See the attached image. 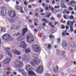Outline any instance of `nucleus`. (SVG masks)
Instances as JSON below:
<instances>
[{
	"label": "nucleus",
	"mask_w": 76,
	"mask_h": 76,
	"mask_svg": "<svg viewBox=\"0 0 76 76\" xmlns=\"http://www.w3.org/2000/svg\"><path fill=\"white\" fill-rule=\"evenodd\" d=\"M57 18H60V17H61V15H60L58 14L57 15Z\"/></svg>",
	"instance_id": "c03bdc74"
},
{
	"label": "nucleus",
	"mask_w": 76,
	"mask_h": 76,
	"mask_svg": "<svg viewBox=\"0 0 76 76\" xmlns=\"http://www.w3.org/2000/svg\"><path fill=\"white\" fill-rule=\"evenodd\" d=\"M35 16H38V12H36L35 13Z\"/></svg>",
	"instance_id": "13d9d810"
},
{
	"label": "nucleus",
	"mask_w": 76,
	"mask_h": 76,
	"mask_svg": "<svg viewBox=\"0 0 76 76\" xmlns=\"http://www.w3.org/2000/svg\"><path fill=\"white\" fill-rule=\"evenodd\" d=\"M8 14L10 16L12 17L13 18H15L16 16V12L15 11L12 10L9 11Z\"/></svg>",
	"instance_id": "39448f33"
},
{
	"label": "nucleus",
	"mask_w": 76,
	"mask_h": 76,
	"mask_svg": "<svg viewBox=\"0 0 76 76\" xmlns=\"http://www.w3.org/2000/svg\"><path fill=\"white\" fill-rule=\"evenodd\" d=\"M69 9L70 10H73V8H72V7H69Z\"/></svg>",
	"instance_id": "680f3d73"
},
{
	"label": "nucleus",
	"mask_w": 76,
	"mask_h": 76,
	"mask_svg": "<svg viewBox=\"0 0 76 76\" xmlns=\"http://www.w3.org/2000/svg\"><path fill=\"white\" fill-rule=\"evenodd\" d=\"M33 48L36 52H38L40 50V48L38 47V46L36 45H33Z\"/></svg>",
	"instance_id": "423d86ee"
},
{
	"label": "nucleus",
	"mask_w": 76,
	"mask_h": 76,
	"mask_svg": "<svg viewBox=\"0 0 76 76\" xmlns=\"http://www.w3.org/2000/svg\"><path fill=\"white\" fill-rule=\"evenodd\" d=\"M28 75L29 76H33V75H34V76H36L35 74V73H34V72L32 71H29L28 72Z\"/></svg>",
	"instance_id": "4468645a"
},
{
	"label": "nucleus",
	"mask_w": 76,
	"mask_h": 76,
	"mask_svg": "<svg viewBox=\"0 0 76 76\" xmlns=\"http://www.w3.org/2000/svg\"><path fill=\"white\" fill-rule=\"evenodd\" d=\"M65 53H66V52L65 51H63L62 52V55L63 56V57H66V55H63V54H65Z\"/></svg>",
	"instance_id": "2f4dec72"
},
{
	"label": "nucleus",
	"mask_w": 76,
	"mask_h": 76,
	"mask_svg": "<svg viewBox=\"0 0 76 76\" xmlns=\"http://www.w3.org/2000/svg\"><path fill=\"white\" fill-rule=\"evenodd\" d=\"M25 52L26 53H29L31 52V50H30V49H27L26 50Z\"/></svg>",
	"instance_id": "b1692460"
},
{
	"label": "nucleus",
	"mask_w": 76,
	"mask_h": 76,
	"mask_svg": "<svg viewBox=\"0 0 76 76\" xmlns=\"http://www.w3.org/2000/svg\"><path fill=\"white\" fill-rule=\"evenodd\" d=\"M33 56L34 58H35V57H37V55L36 54H34L33 55Z\"/></svg>",
	"instance_id": "09e8293b"
},
{
	"label": "nucleus",
	"mask_w": 76,
	"mask_h": 76,
	"mask_svg": "<svg viewBox=\"0 0 76 76\" xmlns=\"http://www.w3.org/2000/svg\"><path fill=\"white\" fill-rule=\"evenodd\" d=\"M11 61V59L10 58L8 59V58H6L3 61V63L4 64H7L10 63V61Z\"/></svg>",
	"instance_id": "9b49d317"
},
{
	"label": "nucleus",
	"mask_w": 76,
	"mask_h": 76,
	"mask_svg": "<svg viewBox=\"0 0 76 76\" xmlns=\"http://www.w3.org/2000/svg\"><path fill=\"white\" fill-rule=\"evenodd\" d=\"M46 76H50L51 75L50 74L46 73L45 74Z\"/></svg>",
	"instance_id": "de8ad7c7"
},
{
	"label": "nucleus",
	"mask_w": 76,
	"mask_h": 76,
	"mask_svg": "<svg viewBox=\"0 0 76 76\" xmlns=\"http://www.w3.org/2000/svg\"><path fill=\"white\" fill-rule=\"evenodd\" d=\"M27 41L29 43H32L34 41V37L31 33H28L26 37Z\"/></svg>",
	"instance_id": "f257e3e1"
},
{
	"label": "nucleus",
	"mask_w": 76,
	"mask_h": 76,
	"mask_svg": "<svg viewBox=\"0 0 76 76\" xmlns=\"http://www.w3.org/2000/svg\"><path fill=\"white\" fill-rule=\"evenodd\" d=\"M6 53H7V55L9 56L10 57H12V53H11L9 51L7 50Z\"/></svg>",
	"instance_id": "a211bd4d"
},
{
	"label": "nucleus",
	"mask_w": 76,
	"mask_h": 76,
	"mask_svg": "<svg viewBox=\"0 0 76 76\" xmlns=\"http://www.w3.org/2000/svg\"><path fill=\"white\" fill-rule=\"evenodd\" d=\"M11 70V68H9V67H8L7 68V70Z\"/></svg>",
	"instance_id": "0e129e2a"
},
{
	"label": "nucleus",
	"mask_w": 76,
	"mask_h": 76,
	"mask_svg": "<svg viewBox=\"0 0 76 76\" xmlns=\"http://www.w3.org/2000/svg\"><path fill=\"white\" fill-rule=\"evenodd\" d=\"M62 47H65L67 46V43L65 40H63L62 43Z\"/></svg>",
	"instance_id": "dca6fc26"
},
{
	"label": "nucleus",
	"mask_w": 76,
	"mask_h": 76,
	"mask_svg": "<svg viewBox=\"0 0 76 76\" xmlns=\"http://www.w3.org/2000/svg\"><path fill=\"white\" fill-rule=\"evenodd\" d=\"M23 39L22 37H19L17 38L16 39L18 41H22Z\"/></svg>",
	"instance_id": "412c9836"
},
{
	"label": "nucleus",
	"mask_w": 76,
	"mask_h": 76,
	"mask_svg": "<svg viewBox=\"0 0 76 76\" xmlns=\"http://www.w3.org/2000/svg\"><path fill=\"white\" fill-rule=\"evenodd\" d=\"M29 1L30 3H32V2H33V1H34V0H29Z\"/></svg>",
	"instance_id": "774afa93"
},
{
	"label": "nucleus",
	"mask_w": 76,
	"mask_h": 76,
	"mask_svg": "<svg viewBox=\"0 0 76 76\" xmlns=\"http://www.w3.org/2000/svg\"><path fill=\"white\" fill-rule=\"evenodd\" d=\"M74 27L72 26H70V30L71 32H73L74 30H73Z\"/></svg>",
	"instance_id": "bb28decb"
},
{
	"label": "nucleus",
	"mask_w": 76,
	"mask_h": 76,
	"mask_svg": "<svg viewBox=\"0 0 76 76\" xmlns=\"http://www.w3.org/2000/svg\"><path fill=\"white\" fill-rule=\"evenodd\" d=\"M49 37L50 38H54L55 37L54 36H53V35H52L51 34L50 35Z\"/></svg>",
	"instance_id": "72a5a7b5"
},
{
	"label": "nucleus",
	"mask_w": 76,
	"mask_h": 76,
	"mask_svg": "<svg viewBox=\"0 0 76 76\" xmlns=\"http://www.w3.org/2000/svg\"><path fill=\"white\" fill-rule=\"evenodd\" d=\"M40 15L41 16V15L42 16H44V15H45V13H42V14H40Z\"/></svg>",
	"instance_id": "052dcab7"
},
{
	"label": "nucleus",
	"mask_w": 76,
	"mask_h": 76,
	"mask_svg": "<svg viewBox=\"0 0 76 76\" xmlns=\"http://www.w3.org/2000/svg\"><path fill=\"white\" fill-rule=\"evenodd\" d=\"M41 61V59H36L35 60L32 61L31 62V64L33 66H35L36 64H38L40 63Z\"/></svg>",
	"instance_id": "f03ea898"
},
{
	"label": "nucleus",
	"mask_w": 76,
	"mask_h": 76,
	"mask_svg": "<svg viewBox=\"0 0 76 76\" xmlns=\"http://www.w3.org/2000/svg\"><path fill=\"white\" fill-rule=\"evenodd\" d=\"M0 10H1V13L2 16H5L6 14V10L4 6H2L0 8Z\"/></svg>",
	"instance_id": "7ed1b4c3"
},
{
	"label": "nucleus",
	"mask_w": 76,
	"mask_h": 76,
	"mask_svg": "<svg viewBox=\"0 0 76 76\" xmlns=\"http://www.w3.org/2000/svg\"><path fill=\"white\" fill-rule=\"evenodd\" d=\"M26 31H27V28H24L22 31L21 35H24L26 32Z\"/></svg>",
	"instance_id": "2eb2a0df"
},
{
	"label": "nucleus",
	"mask_w": 76,
	"mask_h": 76,
	"mask_svg": "<svg viewBox=\"0 0 76 76\" xmlns=\"http://www.w3.org/2000/svg\"><path fill=\"white\" fill-rule=\"evenodd\" d=\"M48 37V36L45 35L43 37V38H44V39H46Z\"/></svg>",
	"instance_id": "5fc2aeb1"
},
{
	"label": "nucleus",
	"mask_w": 76,
	"mask_h": 76,
	"mask_svg": "<svg viewBox=\"0 0 76 76\" xmlns=\"http://www.w3.org/2000/svg\"><path fill=\"white\" fill-rule=\"evenodd\" d=\"M15 9L17 10H19V7L18 6H16L15 7Z\"/></svg>",
	"instance_id": "c756f323"
},
{
	"label": "nucleus",
	"mask_w": 76,
	"mask_h": 76,
	"mask_svg": "<svg viewBox=\"0 0 76 76\" xmlns=\"http://www.w3.org/2000/svg\"><path fill=\"white\" fill-rule=\"evenodd\" d=\"M50 47H51V44H49L48 46V48H50Z\"/></svg>",
	"instance_id": "37998d69"
},
{
	"label": "nucleus",
	"mask_w": 76,
	"mask_h": 76,
	"mask_svg": "<svg viewBox=\"0 0 76 76\" xmlns=\"http://www.w3.org/2000/svg\"><path fill=\"white\" fill-rule=\"evenodd\" d=\"M34 25L35 26H37V25H38V24L37 23H35V22H34Z\"/></svg>",
	"instance_id": "69168bd1"
},
{
	"label": "nucleus",
	"mask_w": 76,
	"mask_h": 76,
	"mask_svg": "<svg viewBox=\"0 0 76 76\" xmlns=\"http://www.w3.org/2000/svg\"><path fill=\"white\" fill-rule=\"evenodd\" d=\"M61 40L60 38H58L57 40V43H59V42H60Z\"/></svg>",
	"instance_id": "58836bf2"
},
{
	"label": "nucleus",
	"mask_w": 76,
	"mask_h": 76,
	"mask_svg": "<svg viewBox=\"0 0 76 76\" xmlns=\"http://www.w3.org/2000/svg\"><path fill=\"white\" fill-rule=\"evenodd\" d=\"M6 28L4 27L2 29H1V32H6Z\"/></svg>",
	"instance_id": "393cba45"
},
{
	"label": "nucleus",
	"mask_w": 76,
	"mask_h": 76,
	"mask_svg": "<svg viewBox=\"0 0 76 76\" xmlns=\"http://www.w3.org/2000/svg\"><path fill=\"white\" fill-rule=\"evenodd\" d=\"M66 34L67 35V30H66L64 32H63L62 33V36L64 37H66Z\"/></svg>",
	"instance_id": "4be33fe9"
},
{
	"label": "nucleus",
	"mask_w": 76,
	"mask_h": 76,
	"mask_svg": "<svg viewBox=\"0 0 76 76\" xmlns=\"http://www.w3.org/2000/svg\"><path fill=\"white\" fill-rule=\"evenodd\" d=\"M19 47L20 48H25L26 47V43L24 42H21L20 45H19Z\"/></svg>",
	"instance_id": "0eeeda50"
},
{
	"label": "nucleus",
	"mask_w": 76,
	"mask_h": 76,
	"mask_svg": "<svg viewBox=\"0 0 76 76\" xmlns=\"http://www.w3.org/2000/svg\"><path fill=\"white\" fill-rule=\"evenodd\" d=\"M58 22H55L54 25H56L57 24H58Z\"/></svg>",
	"instance_id": "338daca9"
},
{
	"label": "nucleus",
	"mask_w": 76,
	"mask_h": 76,
	"mask_svg": "<svg viewBox=\"0 0 76 76\" xmlns=\"http://www.w3.org/2000/svg\"><path fill=\"white\" fill-rule=\"evenodd\" d=\"M71 44V46L72 47V48H75L76 46V45H75V43L74 42H72Z\"/></svg>",
	"instance_id": "5701e85b"
},
{
	"label": "nucleus",
	"mask_w": 76,
	"mask_h": 76,
	"mask_svg": "<svg viewBox=\"0 0 76 76\" xmlns=\"http://www.w3.org/2000/svg\"><path fill=\"white\" fill-rule=\"evenodd\" d=\"M37 72L39 73H41L43 71V68L42 66H39L38 69L37 70Z\"/></svg>",
	"instance_id": "1a4fd4ad"
},
{
	"label": "nucleus",
	"mask_w": 76,
	"mask_h": 76,
	"mask_svg": "<svg viewBox=\"0 0 76 76\" xmlns=\"http://www.w3.org/2000/svg\"><path fill=\"white\" fill-rule=\"evenodd\" d=\"M19 28V26H14V29L15 30H18Z\"/></svg>",
	"instance_id": "a878e982"
},
{
	"label": "nucleus",
	"mask_w": 76,
	"mask_h": 76,
	"mask_svg": "<svg viewBox=\"0 0 76 76\" xmlns=\"http://www.w3.org/2000/svg\"><path fill=\"white\" fill-rule=\"evenodd\" d=\"M8 20L11 23H12L15 22V19H13L12 18H10L8 19Z\"/></svg>",
	"instance_id": "f3484780"
},
{
	"label": "nucleus",
	"mask_w": 76,
	"mask_h": 76,
	"mask_svg": "<svg viewBox=\"0 0 76 76\" xmlns=\"http://www.w3.org/2000/svg\"><path fill=\"white\" fill-rule=\"evenodd\" d=\"M14 66L16 67H21L23 66V62L17 61L15 64Z\"/></svg>",
	"instance_id": "20e7f679"
},
{
	"label": "nucleus",
	"mask_w": 76,
	"mask_h": 76,
	"mask_svg": "<svg viewBox=\"0 0 76 76\" xmlns=\"http://www.w3.org/2000/svg\"><path fill=\"white\" fill-rule=\"evenodd\" d=\"M46 3H50L49 0H46Z\"/></svg>",
	"instance_id": "4d7b16f0"
},
{
	"label": "nucleus",
	"mask_w": 76,
	"mask_h": 76,
	"mask_svg": "<svg viewBox=\"0 0 76 76\" xmlns=\"http://www.w3.org/2000/svg\"><path fill=\"white\" fill-rule=\"evenodd\" d=\"M72 3H74V4H76V2L75 1H72L71 2H70L69 4L71 5L72 4Z\"/></svg>",
	"instance_id": "7c9ffc66"
},
{
	"label": "nucleus",
	"mask_w": 76,
	"mask_h": 76,
	"mask_svg": "<svg viewBox=\"0 0 76 76\" xmlns=\"http://www.w3.org/2000/svg\"><path fill=\"white\" fill-rule=\"evenodd\" d=\"M23 57L25 58V57H26V54H24L23 55Z\"/></svg>",
	"instance_id": "bf43d9fd"
},
{
	"label": "nucleus",
	"mask_w": 76,
	"mask_h": 76,
	"mask_svg": "<svg viewBox=\"0 0 76 76\" xmlns=\"http://www.w3.org/2000/svg\"><path fill=\"white\" fill-rule=\"evenodd\" d=\"M26 70L28 72L29 71H31L32 70V67L29 65H26Z\"/></svg>",
	"instance_id": "6e6552de"
},
{
	"label": "nucleus",
	"mask_w": 76,
	"mask_h": 76,
	"mask_svg": "<svg viewBox=\"0 0 76 76\" xmlns=\"http://www.w3.org/2000/svg\"><path fill=\"white\" fill-rule=\"evenodd\" d=\"M60 27L62 29H64V28H65V26L62 24L61 25Z\"/></svg>",
	"instance_id": "cd10ccee"
},
{
	"label": "nucleus",
	"mask_w": 76,
	"mask_h": 76,
	"mask_svg": "<svg viewBox=\"0 0 76 76\" xmlns=\"http://www.w3.org/2000/svg\"><path fill=\"white\" fill-rule=\"evenodd\" d=\"M12 52L14 54H16L17 55H20V52L17 50H12Z\"/></svg>",
	"instance_id": "f8f14e48"
},
{
	"label": "nucleus",
	"mask_w": 76,
	"mask_h": 76,
	"mask_svg": "<svg viewBox=\"0 0 76 76\" xmlns=\"http://www.w3.org/2000/svg\"><path fill=\"white\" fill-rule=\"evenodd\" d=\"M28 7L29 9H31L32 8V6H31V5H28Z\"/></svg>",
	"instance_id": "864d4df0"
},
{
	"label": "nucleus",
	"mask_w": 76,
	"mask_h": 76,
	"mask_svg": "<svg viewBox=\"0 0 76 76\" xmlns=\"http://www.w3.org/2000/svg\"><path fill=\"white\" fill-rule=\"evenodd\" d=\"M54 19H54V17H52V18H50V20H54Z\"/></svg>",
	"instance_id": "8fccbe9b"
},
{
	"label": "nucleus",
	"mask_w": 76,
	"mask_h": 76,
	"mask_svg": "<svg viewBox=\"0 0 76 76\" xmlns=\"http://www.w3.org/2000/svg\"><path fill=\"white\" fill-rule=\"evenodd\" d=\"M71 23V21H68L67 22V25H70V24Z\"/></svg>",
	"instance_id": "ea45409f"
},
{
	"label": "nucleus",
	"mask_w": 76,
	"mask_h": 76,
	"mask_svg": "<svg viewBox=\"0 0 76 76\" xmlns=\"http://www.w3.org/2000/svg\"><path fill=\"white\" fill-rule=\"evenodd\" d=\"M22 74L23 76H26V72H23L22 73Z\"/></svg>",
	"instance_id": "c9c22d12"
},
{
	"label": "nucleus",
	"mask_w": 76,
	"mask_h": 76,
	"mask_svg": "<svg viewBox=\"0 0 76 76\" xmlns=\"http://www.w3.org/2000/svg\"><path fill=\"white\" fill-rule=\"evenodd\" d=\"M16 36H18V35H20V34L19 33V32H18L17 34H16Z\"/></svg>",
	"instance_id": "6e6d98bb"
},
{
	"label": "nucleus",
	"mask_w": 76,
	"mask_h": 76,
	"mask_svg": "<svg viewBox=\"0 0 76 76\" xmlns=\"http://www.w3.org/2000/svg\"><path fill=\"white\" fill-rule=\"evenodd\" d=\"M52 3L53 4H55V1L54 0H52Z\"/></svg>",
	"instance_id": "3c124183"
},
{
	"label": "nucleus",
	"mask_w": 76,
	"mask_h": 76,
	"mask_svg": "<svg viewBox=\"0 0 76 76\" xmlns=\"http://www.w3.org/2000/svg\"><path fill=\"white\" fill-rule=\"evenodd\" d=\"M7 34H5L2 37V38L3 39V40H5V41H7Z\"/></svg>",
	"instance_id": "aec40b11"
},
{
	"label": "nucleus",
	"mask_w": 76,
	"mask_h": 76,
	"mask_svg": "<svg viewBox=\"0 0 76 76\" xmlns=\"http://www.w3.org/2000/svg\"><path fill=\"white\" fill-rule=\"evenodd\" d=\"M42 5L44 7H45V4L44 3H43L42 4Z\"/></svg>",
	"instance_id": "603ef678"
},
{
	"label": "nucleus",
	"mask_w": 76,
	"mask_h": 76,
	"mask_svg": "<svg viewBox=\"0 0 76 76\" xmlns=\"http://www.w3.org/2000/svg\"><path fill=\"white\" fill-rule=\"evenodd\" d=\"M69 19H70V20H72V19H75L74 17H73V16L72 15L70 16Z\"/></svg>",
	"instance_id": "473e14b6"
},
{
	"label": "nucleus",
	"mask_w": 76,
	"mask_h": 76,
	"mask_svg": "<svg viewBox=\"0 0 76 76\" xmlns=\"http://www.w3.org/2000/svg\"><path fill=\"white\" fill-rule=\"evenodd\" d=\"M59 6H55L54 7V8L55 9H59Z\"/></svg>",
	"instance_id": "a18cd8bd"
},
{
	"label": "nucleus",
	"mask_w": 76,
	"mask_h": 76,
	"mask_svg": "<svg viewBox=\"0 0 76 76\" xmlns=\"http://www.w3.org/2000/svg\"><path fill=\"white\" fill-rule=\"evenodd\" d=\"M63 13L65 14V13H67V10H64L63 12Z\"/></svg>",
	"instance_id": "e433bc0d"
},
{
	"label": "nucleus",
	"mask_w": 76,
	"mask_h": 76,
	"mask_svg": "<svg viewBox=\"0 0 76 76\" xmlns=\"http://www.w3.org/2000/svg\"><path fill=\"white\" fill-rule=\"evenodd\" d=\"M46 13L48 15L46 16L47 18H50V16L51 15V12H46Z\"/></svg>",
	"instance_id": "6ab92c4d"
},
{
	"label": "nucleus",
	"mask_w": 76,
	"mask_h": 76,
	"mask_svg": "<svg viewBox=\"0 0 76 76\" xmlns=\"http://www.w3.org/2000/svg\"><path fill=\"white\" fill-rule=\"evenodd\" d=\"M7 75H9V73H11V72L8 71L6 72Z\"/></svg>",
	"instance_id": "49530a36"
},
{
	"label": "nucleus",
	"mask_w": 76,
	"mask_h": 76,
	"mask_svg": "<svg viewBox=\"0 0 76 76\" xmlns=\"http://www.w3.org/2000/svg\"><path fill=\"white\" fill-rule=\"evenodd\" d=\"M23 60L24 61H28V59H27L26 58H23Z\"/></svg>",
	"instance_id": "a19ab883"
},
{
	"label": "nucleus",
	"mask_w": 76,
	"mask_h": 76,
	"mask_svg": "<svg viewBox=\"0 0 76 76\" xmlns=\"http://www.w3.org/2000/svg\"><path fill=\"white\" fill-rule=\"evenodd\" d=\"M64 2H65V1H61V7H63V8L65 9V8L67 7V6H66V5L64 4Z\"/></svg>",
	"instance_id": "ddd939ff"
},
{
	"label": "nucleus",
	"mask_w": 76,
	"mask_h": 76,
	"mask_svg": "<svg viewBox=\"0 0 76 76\" xmlns=\"http://www.w3.org/2000/svg\"><path fill=\"white\" fill-rule=\"evenodd\" d=\"M60 22L61 23H65L66 21H63V20H61Z\"/></svg>",
	"instance_id": "79ce46f5"
},
{
	"label": "nucleus",
	"mask_w": 76,
	"mask_h": 76,
	"mask_svg": "<svg viewBox=\"0 0 76 76\" xmlns=\"http://www.w3.org/2000/svg\"><path fill=\"white\" fill-rule=\"evenodd\" d=\"M58 66H56V69H54L53 71L54 72L56 73V72H57L56 70H58Z\"/></svg>",
	"instance_id": "c85d7f7f"
},
{
	"label": "nucleus",
	"mask_w": 76,
	"mask_h": 76,
	"mask_svg": "<svg viewBox=\"0 0 76 76\" xmlns=\"http://www.w3.org/2000/svg\"><path fill=\"white\" fill-rule=\"evenodd\" d=\"M7 41L8 40V41H13V39L12 37H10V35L8 34H7Z\"/></svg>",
	"instance_id": "9d476101"
},
{
	"label": "nucleus",
	"mask_w": 76,
	"mask_h": 76,
	"mask_svg": "<svg viewBox=\"0 0 76 76\" xmlns=\"http://www.w3.org/2000/svg\"><path fill=\"white\" fill-rule=\"evenodd\" d=\"M24 9L25 12H27L29 10V9H28V8L26 7L24 8Z\"/></svg>",
	"instance_id": "4c0bfd02"
},
{
	"label": "nucleus",
	"mask_w": 76,
	"mask_h": 76,
	"mask_svg": "<svg viewBox=\"0 0 76 76\" xmlns=\"http://www.w3.org/2000/svg\"><path fill=\"white\" fill-rule=\"evenodd\" d=\"M50 32L52 34H53L55 32V30L53 29H51L50 30Z\"/></svg>",
	"instance_id": "f704fd0d"
},
{
	"label": "nucleus",
	"mask_w": 76,
	"mask_h": 76,
	"mask_svg": "<svg viewBox=\"0 0 76 76\" xmlns=\"http://www.w3.org/2000/svg\"><path fill=\"white\" fill-rule=\"evenodd\" d=\"M71 25L72 26L73 25V22L71 21Z\"/></svg>",
	"instance_id": "e2e57ef3"
}]
</instances>
